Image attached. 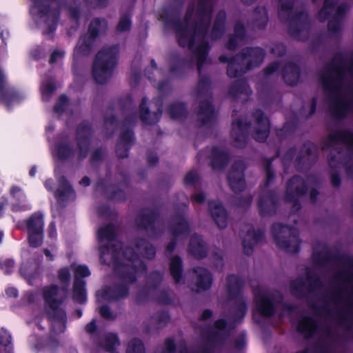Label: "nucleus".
Listing matches in <instances>:
<instances>
[{"label": "nucleus", "mask_w": 353, "mask_h": 353, "mask_svg": "<svg viewBox=\"0 0 353 353\" xmlns=\"http://www.w3.org/2000/svg\"><path fill=\"white\" fill-rule=\"evenodd\" d=\"M253 118L254 121L250 125L252 129V137L258 141H264L270 131L269 121L261 110L255 111Z\"/></svg>", "instance_id": "f8f14e48"}, {"label": "nucleus", "mask_w": 353, "mask_h": 353, "mask_svg": "<svg viewBox=\"0 0 353 353\" xmlns=\"http://www.w3.org/2000/svg\"><path fill=\"white\" fill-rule=\"evenodd\" d=\"M28 231L43 232V219L40 214L32 215L27 223Z\"/></svg>", "instance_id": "37998d69"}, {"label": "nucleus", "mask_w": 353, "mask_h": 353, "mask_svg": "<svg viewBox=\"0 0 353 353\" xmlns=\"http://www.w3.org/2000/svg\"><path fill=\"white\" fill-rule=\"evenodd\" d=\"M197 117L203 125L212 119L214 111L208 100L201 102L197 110Z\"/></svg>", "instance_id": "cd10ccee"}, {"label": "nucleus", "mask_w": 353, "mask_h": 353, "mask_svg": "<svg viewBox=\"0 0 353 353\" xmlns=\"http://www.w3.org/2000/svg\"><path fill=\"white\" fill-rule=\"evenodd\" d=\"M294 0H279V16L281 21L289 20V33L294 37L303 40L308 35L307 15L305 12L294 13Z\"/></svg>", "instance_id": "7ed1b4c3"}, {"label": "nucleus", "mask_w": 353, "mask_h": 353, "mask_svg": "<svg viewBox=\"0 0 353 353\" xmlns=\"http://www.w3.org/2000/svg\"><path fill=\"white\" fill-rule=\"evenodd\" d=\"M170 232L173 236L183 237L189 232L188 225L183 217H177L173 221L170 228Z\"/></svg>", "instance_id": "c85d7f7f"}, {"label": "nucleus", "mask_w": 353, "mask_h": 353, "mask_svg": "<svg viewBox=\"0 0 353 353\" xmlns=\"http://www.w3.org/2000/svg\"><path fill=\"white\" fill-rule=\"evenodd\" d=\"M125 261L119 264L116 271L126 283H133L136 280V275L143 272L145 269L144 264L134 254L131 248H126L122 252Z\"/></svg>", "instance_id": "423d86ee"}, {"label": "nucleus", "mask_w": 353, "mask_h": 353, "mask_svg": "<svg viewBox=\"0 0 353 353\" xmlns=\"http://www.w3.org/2000/svg\"><path fill=\"white\" fill-rule=\"evenodd\" d=\"M205 199V196L203 192H197L192 195V201L194 203H201Z\"/></svg>", "instance_id": "680f3d73"}, {"label": "nucleus", "mask_w": 353, "mask_h": 353, "mask_svg": "<svg viewBox=\"0 0 353 353\" xmlns=\"http://www.w3.org/2000/svg\"><path fill=\"white\" fill-rule=\"evenodd\" d=\"M338 142H341L349 145H352L353 134L347 131H336L330 134L328 137L327 143L323 147V149L325 148H329Z\"/></svg>", "instance_id": "b1692460"}, {"label": "nucleus", "mask_w": 353, "mask_h": 353, "mask_svg": "<svg viewBox=\"0 0 353 353\" xmlns=\"http://www.w3.org/2000/svg\"><path fill=\"white\" fill-rule=\"evenodd\" d=\"M29 232V243L32 247L37 248L42 243V233L43 232L38 231H28Z\"/></svg>", "instance_id": "09e8293b"}, {"label": "nucleus", "mask_w": 353, "mask_h": 353, "mask_svg": "<svg viewBox=\"0 0 353 353\" xmlns=\"http://www.w3.org/2000/svg\"><path fill=\"white\" fill-rule=\"evenodd\" d=\"M259 208L261 216H268L273 214L276 211L274 194L269 192L261 196L259 201Z\"/></svg>", "instance_id": "4be33fe9"}, {"label": "nucleus", "mask_w": 353, "mask_h": 353, "mask_svg": "<svg viewBox=\"0 0 353 353\" xmlns=\"http://www.w3.org/2000/svg\"><path fill=\"white\" fill-rule=\"evenodd\" d=\"M103 156V152L101 150H97L94 152L92 156V161H97L100 160Z\"/></svg>", "instance_id": "774afa93"}, {"label": "nucleus", "mask_w": 353, "mask_h": 353, "mask_svg": "<svg viewBox=\"0 0 353 353\" xmlns=\"http://www.w3.org/2000/svg\"><path fill=\"white\" fill-rule=\"evenodd\" d=\"M67 101H68L67 98L64 95L61 96L59 98L58 103L54 106V110L57 112H62L67 103Z\"/></svg>", "instance_id": "bf43d9fd"}, {"label": "nucleus", "mask_w": 353, "mask_h": 353, "mask_svg": "<svg viewBox=\"0 0 353 353\" xmlns=\"http://www.w3.org/2000/svg\"><path fill=\"white\" fill-rule=\"evenodd\" d=\"M254 300L259 312L265 316L272 315L275 310V303L281 301L278 292H270L259 287L254 290Z\"/></svg>", "instance_id": "9d476101"}, {"label": "nucleus", "mask_w": 353, "mask_h": 353, "mask_svg": "<svg viewBox=\"0 0 353 353\" xmlns=\"http://www.w3.org/2000/svg\"><path fill=\"white\" fill-rule=\"evenodd\" d=\"M328 258L329 257L327 252L324 249L321 251V253H314L312 254L314 263L318 265H322L324 263H327L328 261Z\"/></svg>", "instance_id": "8fccbe9b"}, {"label": "nucleus", "mask_w": 353, "mask_h": 353, "mask_svg": "<svg viewBox=\"0 0 353 353\" xmlns=\"http://www.w3.org/2000/svg\"><path fill=\"white\" fill-rule=\"evenodd\" d=\"M265 52L260 48H245L228 63L227 73L230 77L240 76L248 70L259 65L263 61Z\"/></svg>", "instance_id": "20e7f679"}, {"label": "nucleus", "mask_w": 353, "mask_h": 353, "mask_svg": "<svg viewBox=\"0 0 353 353\" xmlns=\"http://www.w3.org/2000/svg\"><path fill=\"white\" fill-rule=\"evenodd\" d=\"M241 288V283L234 275L229 276L226 280V289L232 297L238 295Z\"/></svg>", "instance_id": "58836bf2"}, {"label": "nucleus", "mask_w": 353, "mask_h": 353, "mask_svg": "<svg viewBox=\"0 0 353 353\" xmlns=\"http://www.w3.org/2000/svg\"><path fill=\"white\" fill-rule=\"evenodd\" d=\"M251 91L244 81H238L233 84L229 90V95L236 101H246Z\"/></svg>", "instance_id": "412c9836"}, {"label": "nucleus", "mask_w": 353, "mask_h": 353, "mask_svg": "<svg viewBox=\"0 0 353 353\" xmlns=\"http://www.w3.org/2000/svg\"><path fill=\"white\" fill-rule=\"evenodd\" d=\"M228 161V156L224 151L215 148L212 150V166L213 169H221L223 168Z\"/></svg>", "instance_id": "2f4dec72"}, {"label": "nucleus", "mask_w": 353, "mask_h": 353, "mask_svg": "<svg viewBox=\"0 0 353 353\" xmlns=\"http://www.w3.org/2000/svg\"><path fill=\"white\" fill-rule=\"evenodd\" d=\"M195 279L196 291L200 292L209 289L212 285V276L210 273L204 268H196L192 270Z\"/></svg>", "instance_id": "6ab92c4d"}, {"label": "nucleus", "mask_w": 353, "mask_h": 353, "mask_svg": "<svg viewBox=\"0 0 353 353\" xmlns=\"http://www.w3.org/2000/svg\"><path fill=\"white\" fill-rule=\"evenodd\" d=\"M60 183L61 187L56 191L55 196L58 201L61 203L66 201L69 197L72 196L74 192L64 177L60 179Z\"/></svg>", "instance_id": "473e14b6"}, {"label": "nucleus", "mask_w": 353, "mask_h": 353, "mask_svg": "<svg viewBox=\"0 0 353 353\" xmlns=\"http://www.w3.org/2000/svg\"><path fill=\"white\" fill-rule=\"evenodd\" d=\"M209 210L218 227L225 228L228 223V216L222 205L216 201L210 202Z\"/></svg>", "instance_id": "aec40b11"}, {"label": "nucleus", "mask_w": 353, "mask_h": 353, "mask_svg": "<svg viewBox=\"0 0 353 353\" xmlns=\"http://www.w3.org/2000/svg\"><path fill=\"white\" fill-rule=\"evenodd\" d=\"M101 345L106 351L111 352L119 345V341L115 334H108L102 339Z\"/></svg>", "instance_id": "79ce46f5"}, {"label": "nucleus", "mask_w": 353, "mask_h": 353, "mask_svg": "<svg viewBox=\"0 0 353 353\" xmlns=\"http://www.w3.org/2000/svg\"><path fill=\"white\" fill-rule=\"evenodd\" d=\"M199 181V176L196 172L191 171L187 174L184 181L186 185H194Z\"/></svg>", "instance_id": "6e6d98bb"}, {"label": "nucleus", "mask_w": 353, "mask_h": 353, "mask_svg": "<svg viewBox=\"0 0 353 353\" xmlns=\"http://www.w3.org/2000/svg\"><path fill=\"white\" fill-rule=\"evenodd\" d=\"M155 219L156 214L150 210H145L137 216L136 223L139 228L152 229Z\"/></svg>", "instance_id": "a878e982"}, {"label": "nucleus", "mask_w": 353, "mask_h": 353, "mask_svg": "<svg viewBox=\"0 0 353 353\" xmlns=\"http://www.w3.org/2000/svg\"><path fill=\"white\" fill-rule=\"evenodd\" d=\"M91 130L88 124H81L77 130V142L79 159H84L88 152Z\"/></svg>", "instance_id": "2eb2a0df"}, {"label": "nucleus", "mask_w": 353, "mask_h": 353, "mask_svg": "<svg viewBox=\"0 0 353 353\" xmlns=\"http://www.w3.org/2000/svg\"><path fill=\"white\" fill-rule=\"evenodd\" d=\"M271 51L276 56H281L285 53V48L283 44L277 43L272 48Z\"/></svg>", "instance_id": "13d9d810"}, {"label": "nucleus", "mask_w": 353, "mask_h": 353, "mask_svg": "<svg viewBox=\"0 0 353 353\" xmlns=\"http://www.w3.org/2000/svg\"><path fill=\"white\" fill-rule=\"evenodd\" d=\"M114 228L112 225H108L104 228H101L98 232L99 240L102 242L104 240L112 241L114 237Z\"/></svg>", "instance_id": "49530a36"}, {"label": "nucleus", "mask_w": 353, "mask_h": 353, "mask_svg": "<svg viewBox=\"0 0 353 353\" xmlns=\"http://www.w3.org/2000/svg\"><path fill=\"white\" fill-rule=\"evenodd\" d=\"M211 11L210 1L200 0L194 18V9L190 7L183 23L178 24L176 27L179 44L193 50V57L196 61L199 73L207 60L208 46L205 41V35L210 24Z\"/></svg>", "instance_id": "f257e3e1"}, {"label": "nucleus", "mask_w": 353, "mask_h": 353, "mask_svg": "<svg viewBox=\"0 0 353 353\" xmlns=\"http://www.w3.org/2000/svg\"><path fill=\"white\" fill-rule=\"evenodd\" d=\"M245 39V29L241 23H237L234 26V34L231 36L227 43L229 50L235 49L239 45H241Z\"/></svg>", "instance_id": "bb28decb"}, {"label": "nucleus", "mask_w": 353, "mask_h": 353, "mask_svg": "<svg viewBox=\"0 0 353 353\" xmlns=\"http://www.w3.org/2000/svg\"><path fill=\"white\" fill-rule=\"evenodd\" d=\"M140 117L143 122L148 124H153L159 120L160 114L157 112L150 113L145 107V101H143L140 106Z\"/></svg>", "instance_id": "ea45409f"}, {"label": "nucleus", "mask_w": 353, "mask_h": 353, "mask_svg": "<svg viewBox=\"0 0 353 353\" xmlns=\"http://www.w3.org/2000/svg\"><path fill=\"white\" fill-rule=\"evenodd\" d=\"M263 238V233L261 230H256L250 228L243 237V252L246 254H250L252 252L253 248Z\"/></svg>", "instance_id": "a211bd4d"}, {"label": "nucleus", "mask_w": 353, "mask_h": 353, "mask_svg": "<svg viewBox=\"0 0 353 353\" xmlns=\"http://www.w3.org/2000/svg\"><path fill=\"white\" fill-rule=\"evenodd\" d=\"M320 284L319 279L311 274L307 270V277L305 281L302 279H298L293 281L290 284V290L292 293L297 296L301 297L307 292H312Z\"/></svg>", "instance_id": "ddd939ff"}, {"label": "nucleus", "mask_w": 353, "mask_h": 353, "mask_svg": "<svg viewBox=\"0 0 353 353\" xmlns=\"http://www.w3.org/2000/svg\"><path fill=\"white\" fill-rule=\"evenodd\" d=\"M100 25L99 21L93 20L89 26L88 32L81 37L75 48V52L79 55H88L92 48L96 38L95 26Z\"/></svg>", "instance_id": "4468645a"}, {"label": "nucleus", "mask_w": 353, "mask_h": 353, "mask_svg": "<svg viewBox=\"0 0 353 353\" xmlns=\"http://www.w3.org/2000/svg\"><path fill=\"white\" fill-rule=\"evenodd\" d=\"M272 231L274 239L281 248L289 253L299 251V241L296 230L280 224H274Z\"/></svg>", "instance_id": "1a4fd4ad"}, {"label": "nucleus", "mask_w": 353, "mask_h": 353, "mask_svg": "<svg viewBox=\"0 0 353 353\" xmlns=\"http://www.w3.org/2000/svg\"><path fill=\"white\" fill-rule=\"evenodd\" d=\"M58 279L62 283H69L70 280V273L68 268H62L58 272Z\"/></svg>", "instance_id": "603ef678"}, {"label": "nucleus", "mask_w": 353, "mask_h": 353, "mask_svg": "<svg viewBox=\"0 0 353 353\" xmlns=\"http://www.w3.org/2000/svg\"><path fill=\"white\" fill-rule=\"evenodd\" d=\"M170 117L174 119H181L185 117V108L182 103H176L170 105L169 109Z\"/></svg>", "instance_id": "c03bdc74"}, {"label": "nucleus", "mask_w": 353, "mask_h": 353, "mask_svg": "<svg viewBox=\"0 0 353 353\" xmlns=\"http://www.w3.org/2000/svg\"><path fill=\"white\" fill-rule=\"evenodd\" d=\"M67 286L59 288L57 285H51L43 289V295L46 303L53 310L51 318L61 321H65V312L59 306L67 298Z\"/></svg>", "instance_id": "0eeeda50"}, {"label": "nucleus", "mask_w": 353, "mask_h": 353, "mask_svg": "<svg viewBox=\"0 0 353 353\" xmlns=\"http://www.w3.org/2000/svg\"><path fill=\"white\" fill-rule=\"evenodd\" d=\"M283 77L288 84L294 85L298 82L299 70L296 65L290 63L285 67Z\"/></svg>", "instance_id": "c756f323"}, {"label": "nucleus", "mask_w": 353, "mask_h": 353, "mask_svg": "<svg viewBox=\"0 0 353 353\" xmlns=\"http://www.w3.org/2000/svg\"><path fill=\"white\" fill-rule=\"evenodd\" d=\"M85 282L79 279H75L73 285L72 298L75 301L83 303L86 299L84 288Z\"/></svg>", "instance_id": "e433bc0d"}, {"label": "nucleus", "mask_w": 353, "mask_h": 353, "mask_svg": "<svg viewBox=\"0 0 353 353\" xmlns=\"http://www.w3.org/2000/svg\"><path fill=\"white\" fill-rule=\"evenodd\" d=\"M170 272L176 283L182 278V261L178 256H174L170 260Z\"/></svg>", "instance_id": "f704fd0d"}, {"label": "nucleus", "mask_w": 353, "mask_h": 353, "mask_svg": "<svg viewBox=\"0 0 353 353\" xmlns=\"http://www.w3.org/2000/svg\"><path fill=\"white\" fill-rule=\"evenodd\" d=\"M74 154V150L71 148L67 143H62L57 147V155L60 159H66Z\"/></svg>", "instance_id": "a18cd8bd"}, {"label": "nucleus", "mask_w": 353, "mask_h": 353, "mask_svg": "<svg viewBox=\"0 0 353 353\" xmlns=\"http://www.w3.org/2000/svg\"><path fill=\"white\" fill-rule=\"evenodd\" d=\"M305 192L306 188L302 178L294 176L288 181L285 194V201L292 203V211L293 212H296L300 209L301 205L299 203V199Z\"/></svg>", "instance_id": "9b49d317"}, {"label": "nucleus", "mask_w": 353, "mask_h": 353, "mask_svg": "<svg viewBox=\"0 0 353 353\" xmlns=\"http://www.w3.org/2000/svg\"><path fill=\"white\" fill-rule=\"evenodd\" d=\"M156 353H174V344L173 341L171 339H167L165 341L164 347H161ZM181 353H187V351L184 349Z\"/></svg>", "instance_id": "3c124183"}, {"label": "nucleus", "mask_w": 353, "mask_h": 353, "mask_svg": "<svg viewBox=\"0 0 353 353\" xmlns=\"http://www.w3.org/2000/svg\"><path fill=\"white\" fill-rule=\"evenodd\" d=\"M150 283H154V285H157L161 281V275L160 273L155 272H153L150 276Z\"/></svg>", "instance_id": "e2e57ef3"}, {"label": "nucleus", "mask_w": 353, "mask_h": 353, "mask_svg": "<svg viewBox=\"0 0 353 353\" xmlns=\"http://www.w3.org/2000/svg\"><path fill=\"white\" fill-rule=\"evenodd\" d=\"M278 68V64L276 63H274L268 65L264 70L265 75H270L272 74Z\"/></svg>", "instance_id": "69168bd1"}, {"label": "nucleus", "mask_w": 353, "mask_h": 353, "mask_svg": "<svg viewBox=\"0 0 353 353\" xmlns=\"http://www.w3.org/2000/svg\"><path fill=\"white\" fill-rule=\"evenodd\" d=\"M117 54L116 46L104 47L97 54L92 66V76L97 83L103 84L110 79L117 63Z\"/></svg>", "instance_id": "39448f33"}, {"label": "nucleus", "mask_w": 353, "mask_h": 353, "mask_svg": "<svg viewBox=\"0 0 353 353\" xmlns=\"http://www.w3.org/2000/svg\"><path fill=\"white\" fill-rule=\"evenodd\" d=\"M114 247L121 248V243L116 242L115 243H112L110 248L108 246L103 247L101 249V258L103 260L104 262L108 261V259H106V255H110L113 262H117V261L119 259V252H117V248H114Z\"/></svg>", "instance_id": "4c0bfd02"}, {"label": "nucleus", "mask_w": 353, "mask_h": 353, "mask_svg": "<svg viewBox=\"0 0 353 353\" xmlns=\"http://www.w3.org/2000/svg\"><path fill=\"white\" fill-rule=\"evenodd\" d=\"M244 167L242 164H238L233 167L228 174V183L231 189L234 192H241L245 187L243 179Z\"/></svg>", "instance_id": "dca6fc26"}, {"label": "nucleus", "mask_w": 353, "mask_h": 353, "mask_svg": "<svg viewBox=\"0 0 353 353\" xmlns=\"http://www.w3.org/2000/svg\"><path fill=\"white\" fill-rule=\"evenodd\" d=\"M99 313L102 317L108 320H113L115 319V315L110 311V308L107 306H102L99 309Z\"/></svg>", "instance_id": "4d7b16f0"}, {"label": "nucleus", "mask_w": 353, "mask_h": 353, "mask_svg": "<svg viewBox=\"0 0 353 353\" xmlns=\"http://www.w3.org/2000/svg\"><path fill=\"white\" fill-rule=\"evenodd\" d=\"M132 140V134L131 131H128L122 134L119 142L117 145V154L119 158H125L128 157V145Z\"/></svg>", "instance_id": "7c9ffc66"}, {"label": "nucleus", "mask_w": 353, "mask_h": 353, "mask_svg": "<svg viewBox=\"0 0 353 353\" xmlns=\"http://www.w3.org/2000/svg\"><path fill=\"white\" fill-rule=\"evenodd\" d=\"M137 248L142 255L148 259H152L155 256L154 248L143 239L137 242Z\"/></svg>", "instance_id": "a19ab883"}, {"label": "nucleus", "mask_w": 353, "mask_h": 353, "mask_svg": "<svg viewBox=\"0 0 353 353\" xmlns=\"http://www.w3.org/2000/svg\"><path fill=\"white\" fill-rule=\"evenodd\" d=\"M97 330V325L95 320L92 321L90 323H88L85 327V330L88 333L92 334L94 333Z\"/></svg>", "instance_id": "338daca9"}, {"label": "nucleus", "mask_w": 353, "mask_h": 353, "mask_svg": "<svg viewBox=\"0 0 353 353\" xmlns=\"http://www.w3.org/2000/svg\"><path fill=\"white\" fill-rule=\"evenodd\" d=\"M128 294V290L126 288H121L116 289V294L112 297L113 299H117L125 296Z\"/></svg>", "instance_id": "0e129e2a"}, {"label": "nucleus", "mask_w": 353, "mask_h": 353, "mask_svg": "<svg viewBox=\"0 0 353 353\" xmlns=\"http://www.w3.org/2000/svg\"><path fill=\"white\" fill-rule=\"evenodd\" d=\"M189 252L196 259H202L207 254L206 248L200 236L196 235L192 236Z\"/></svg>", "instance_id": "393cba45"}, {"label": "nucleus", "mask_w": 353, "mask_h": 353, "mask_svg": "<svg viewBox=\"0 0 353 353\" xmlns=\"http://www.w3.org/2000/svg\"><path fill=\"white\" fill-rule=\"evenodd\" d=\"M316 329V323L309 317L303 318L299 323L298 330L306 336L312 335Z\"/></svg>", "instance_id": "72a5a7b5"}, {"label": "nucleus", "mask_w": 353, "mask_h": 353, "mask_svg": "<svg viewBox=\"0 0 353 353\" xmlns=\"http://www.w3.org/2000/svg\"><path fill=\"white\" fill-rule=\"evenodd\" d=\"M225 19V13L224 12H219L216 17L214 24L212 32V38L217 39L220 38L224 32V21Z\"/></svg>", "instance_id": "c9c22d12"}, {"label": "nucleus", "mask_w": 353, "mask_h": 353, "mask_svg": "<svg viewBox=\"0 0 353 353\" xmlns=\"http://www.w3.org/2000/svg\"><path fill=\"white\" fill-rule=\"evenodd\" d=\"M336 289L330 295L327 308L345 314L353 310V264L348 263L345 270L335 277Z\"/></svg>", "instance_id": "f03ea898"}, {"label": "nucleus", "mask_w": 353, "mask_h": 353, "mask_svg": "<svg viewBox=\"0 0 353 353\" xmlns=\"http://www.w3.org/2000/svg\"><path fill=\"white\" fill-rule=\"evenodd\" d=\"M130 20L126 16L122 17L117 27V29L119 32H124L130 30Z\"/></svg>", "instance_id": "864d4df0"}, {"label": "nucleus", "mask_w": 353, "mask_h": 353, "mask_svg": "<svg viewBox=\"0 0 353 353\" xmlns=\"http://www.w3.org/2000/svg\"><path fill=\"white\" fill-rule=\"evenodd\" d=\"M94 20L99 21L100 23V25L95 26V32H96V37L98 36V34L101 32H104L107 28V23L105 20H100L99 19H95Z\"/></svg>", "instance_id": "052dcab7"}, {"label": "nucleus", "mask_w": 353, "mask_h": 353, "mask_svg": "<svg viewBox=\"0 0 353 353\" xmlns=\"http://www.w3.org/2000/svg\"><path fill=\"white\" fill-rule=\"evenodd\" d=\"M75 279L79 277L83 278L90 275V272L87 267L83 265H78L74 268Z\"/></svg>", "instance_id": "5fc2aeb1"}, {"label": "nucleus", "mask_w": 353, "mask_h": 353, "mask_svg": "<svg viewBox=\"0 0 353 353\" xmlns=\"http://www.w3.org/2000/svg\"><path fill=\"white\" fill-rule=\"evenodd\" d=\"M126 353H145V348L141 341L134 339L131 340L127 347Z\"/></svg>", "instance_id": "de8ad7c7"}, {"label": "nucleus", "mask_w": 353, "mask_h": 353, "mask_svg": "<svg viewBox=\"0 0 353 353\" xmlns=\"http://www.w3.org/2000/svg\"><path fill=\"white\" fill-rule=\"evenodd\" d=\"M268 21L267 11L264 8H256L250 21L249 26L253 30H263L265 28Z\"/></svg>", "instance_id": "5701e85b"}, {"label": "nucleus", "mask_w": 353, "mask_h": 353, "mask_svg": "<svg viewBox=\"0 0 353 353\" xmlns=\"http://www.w3.org/2000/svg\"><path fill=\"white\" fill-rule=\"evenodd\" d=\"M318 0H312L316 3ZM336 0H324L323 6L319 12L318 18L321 21L329 19L328 31L331 33H336L341 29L340 19L343 14L347 9V7L336 6Z\"/></svg>", "instance_id": "6e6552de"}, {"label": "nucleus", "mask_w": 353, "mask_h": 353, "mask_svg": "<svg viewBox=\"0 0 353 353\" xmlns=\"http://www.w3.org/2000/svg\"><path fill=\"white\" fill-rule=\"evenodd\" d=\"M248 124H242L241 121H234L232 123L231 137L232 144L236 148H242L245 145Z\"/></svg>", "instance_id": "f3484780"}]
</instances>
